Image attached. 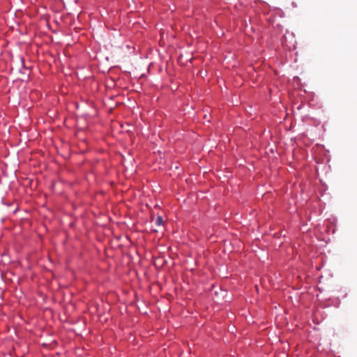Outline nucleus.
<instances>
[{
    "mask_svg": "<svg viewBox=\"0 0 357 357\" xmlns=\"http://www.w3.org/2000/svg\"><path fill=\"white\" fill-rule=\"evenodd\" d=\"M163 218L161 215H158L155 220V224L157 226H162L163 225Z\"/></svg>",
    "mask_w": 357,
    "mask_h": 357,
    "instance_id": "f257e3e1",
    "label": "nucleus"
}]
</instances>
